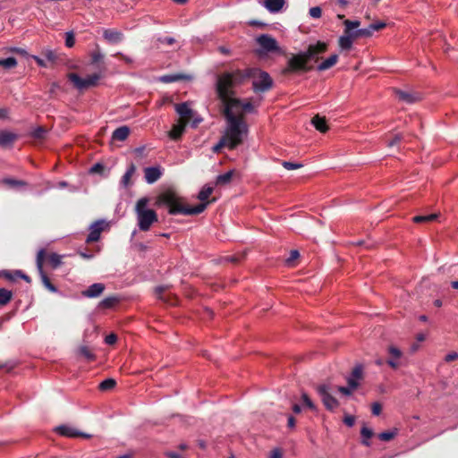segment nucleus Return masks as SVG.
I'll return each mask as SVG.
<instances>
[{"label": "nucleus", "instance_id": "nucleus-1", "mask_svg": "<svg viewBox=\"0 0 458 458\" xmlns=\"http://www.w3.org/2000/svg\"><path fill=\"white\" fill-rule=\"evenodd\" d=\"M213 192V188L204 186L198 194V199L201 201L199 205L189 208L184 206L183 199L174 191L167 190L160 193L157 199V205H165L168 208L171 215H198L202 213L208 207V202H205Z\"/></svg>", "mask_w": 458, "mask_h": 458}, {"label": "nucleus", "instance_id": "nucleus-2", "mask_svg": "<svg viewBox=\"0 0 458 458\" xmlns=\"http://www.w3.org/2000/svg\"><path fill=\"white\" fill-rule=\"evenodd\" d=\"M224 115L226 120V127L223 137L228 142V148L234 149L242 143L244 137L247 136L248 125L244 121V114L242 113L234 114V109L224 110Z\"/></svg>", "mask_w": 458, "mask_h": 458}, {"label": "nucleus", "instance_id": "nucleus-3", "mask_svg": "<svg viewBox=\"0 0 458 458\" xmlns=\"http://www.w3.org/2000/svg\"><path fill=\"white\" fill-rule=\"evenodd\" d=\"M236 70L233 72H225L220 75L216 81V93L224 105V110L227 108L234 109L240 105V100L233 98V88L243 82V80H240L236 75Z\"/></svg>", "mask_w": 458, "mask_h": 458}, {"label": "nucleus", "instance_id": "nucleus-4", "mask_svg": "<svg viewBox=\"0 0 458 458\" xmlns=\"http://www.w3.org/2000/svg\"><path fill=\"white\" fill-rule=\"evenodd\" d=\"M148 203L149 199L148 197H142L137 200L134 208L138 227L142 232H148L151 225L158 220L157 212L148 208Z\"/></svg>", "mask_w": 458, "mask_h": 458}, {"label": "nucleus", "instance_id": "nucleus-5", "mask_svg": "<svg viewBox=\"0 0 458 458\" xmlns=\"http://www.w3.org/2000/svg\"><path fill=\"white\" fill-rule=\"evenodd\" d=\"M236 75L243 81L249 78H253V89L255 91H267L273 86V81L270 75L264 71L256 67L247 68L242 71H238Z\"/></svg>", "mask_w": 458, "mask_h": 458}, {"label": "nucleus", "instance_id": "nucleus-6", "mask_svg": "<svg viewBox=\"0 0 458 458\" xmlns=\"http://www.w3.org/2000/svg\"><path fill=\"white\" fill-rule=\"evenodd\" d=\"M344 24L345 26V29L344 31V35H342L339 38L338 43L339 47L343 50H349L352 46L353 40L356 38V36L352 30L359 28L360 23L359 21L345 20L344 21Z\"/></svg>", "mask_w": 458, "mask_h": 458}, {"label": "nucleus", "instance_id": "nucleus-7", "mask_svg": "<svg viewBox=\"0 0 458 458\" xmlns=\"http://www.w3.org/2000/svg\"><path fill=\"white\" fill-rule=\"evenodd\" d=\"M68 79L76 89L83 90L90 87H94L98 84L100 75L94 73L87 76L86 78L80 77L77 73H70Z\"/></svg>", "mask_w": 458, "mask_h": 458}, {"label": "nucleus", "instance_id": "nucleus-8", "mask_svg": "<svg viewBox=\"0 0 458 458\" xmlns=\"http://www.w3.org/2000/svg\"><path fill=\"white\" fill-rule=\"evenodd\" d=\"M316 390L327 410L334 411L339 406V402L332 395L331 388L328 385H319L316 387Z\"/></svg>", "mask_w": 458, "mask_h": 458}, {"label": "nucleus", "instance_id": "nucleus-9", "mask_svg": "<svg viewBox=\"0 0 458 458\" xmlns=\"http://www.w3.org/2000/svg\"><path fill=\"white\" fill-rule=\"evenodd\" d=\"M309 62L305 52H301L293 55L287 63V67L284 70V73L293 72L299 70H307L306 64Z\"/></svg>", "mask_w": 458, "mask_h": 458}, {"label": "nucleus", "instance_id": "nucleus-10", "mask_svg": "<svg viewBox=\"0 0 458 458\" xmlns=\"http://www.w3.org/2000/svg\"><path fill=\"white\" fill-rule=\"evenodd\" d=\"M257 43L261 48L262 53L279 52L280 47L276 38L267 34H262L257 38Z\"/></svg>", "mask_w": 458, "mask_h": 458}, {"label": "nucleus", "instance_id": "nucleus-11", "mask_svg": "<svg viewBox=\"0 0 458 458\" xmlns=\"http://www.w3.org/2000/svg\"><path fill=\"white\" fill-rule=\"evenodd\" d=\"M45 257H46L45 250H43V249L39 250L38 252V255H37V259H36L37 267L40 274L41 280H42V283L44 284V285L49 291L55 293L57 291L56 287L51 284L49 278L43 271V264L45 261Z\"/></svg>", "mask_w": 458, "mask_h": 458}, {"label": "nucleus", "instance_id": "nucleus-12", "mask_svg": "<svg viewBox=\"0 0 458 458\" xmlns=\"http://www.w3.org/2000/svg\"><path fill=\"white\" fill-rule=\"evenodd\" d=\"M327 50V44L318 41L315 45H310L307 51H305V55H307L309 61L312 59L317 62L319 58V55L325 53Z\"/></svg>", "mask_w": 458, "mask_h": 458}, {"label": "nucleus", "instance_id": "nucleus-13", "mask_svg": "<svg viewBox=\"0 0 458 458\" xmlns=\"http://www.w3.org/2000/svg\"><path fill=\"white\" fill-rule=\"evenodd\" d=\"M387 353L390 358L386 360V363L394 369H396L401 365V358L403 357V352L394 345H390L387 348Z\"/></svg>", "mask_w": 458, "mask_h": 458}, {"label": "nucleus", "instance_id": "nucleus-14", "mask_svg": "<svg viewBox=\"0 0 458 458\" xmlns=\"http://www.w3.org/2000/svg\"><path fill=\"white\" fill-rule=\"evenodd\" d=\"M174 107L176 113L180 116V118L178 119L180 121L189 123L191 118L194 116V111L190 107L189 104L186 102L176 104Z\"/></svg>", "mask_w": 458, "mask_h": 458}, {"label": "nucleus", "instance_id": "nucleus-15", "mask_svg": "<svg viewBox=\"0 0 458 458\" xmlns=\"http://www.w3.org/2000/svg\"><path fill=\"white\" fill-rule=\"evenodd\" d=\"M103 221H96L89 227V233L86 239L87 243L98 242L100 238L101 233L104 230Z\"/></svg>", "mask_w": 458, "mask_h": 458}, {"label": "nucleus", "instance_id": "nucleus-16", "mask_svg": "<svg viewBox=\"0 0 458 458\" xmlns=\"http://www.w3.org/2000/svg\"><path fill=\"white\" fill-rule=\"evenodd\" d=\"M363 368L361 365H357L352 369L351 375L347 377V383L352 389H357L360 386V381L362 379Z\"/></svg>", "mask_w": 458, "mask_h": 458}, {"label": "nucleus", "instance_id": "nucleus-17", "mask_svg": "<svg viewBox=\"0 0 458 458\" xmlns=\"http://www.w3.org/2000/svg\"><path fill=\"white\" fill-rule=\"evenodd\" d=\"M145 180L148 183L152 184L160 179L162 170L159 166H150L144 169Z\"/></svg>", "mask_w": 458, "mask_h": 458}, {"label": "nucleus", "instance_id": "nucleus-18", "mask_svg": "<svg viewBox=\"0 0 458 458\" xmlns=\"http://www.w3.org/2000/svg\"><path fill=\"white\" fill-rule=\"evenodd\" d=\"M103 38L111 44H116L123 40V34L117 30L106 29L103 31Z\"/></svg>", "mask_w": 458, "mask_h": 458}, {"label": "nucleus", "instance_id": "nucleus-19", "mask_svg": "<svg viewBox=\"0 0 458 458\" xmlns=\"http://www.w3.org/2000/svg\"><path fill=\"white\" fill-rule=\"evenodd\" d=\"M104 290V284L96 283L91 284L87 290L83 291L82 295L87 298H96L100 296Z\"/></svg>", "mask_w": 458, "mask_h": 458}, {"label": "nucleus", "instance_id": "nucleus-20", "mask_svg": "<svg viewBox=\"0 0 458 458\" xmlns=\"http://www.w3.org/2000/svg\"><path fill=\"white\" fill-rule=\"evenodd\" d=\"M55 431L59 435L67 437H76L79 436H82L85 437H89L88 435L81 434L79 431H77L75 428H73L70 426H66V425L58 426L57 428H55Z\"/></svg>", "mask_w": 458, "mask_h": 458}, {"label": "nucleus", "instance_id": "nucleus-21", "mask_svg": "<svg viewBox=\"0 0 458 458\" xmlns=\"http://www.w3.org/2000/svg\"><path fill=\"white\" fill-rule=\"evenodd\" d=\"M187 124V123L178 120L169 131V137L174 140H179L184 132Z\"/></svg>", "mask_w": 458, "mask_h": 458}, {"label": "nucleus", "instance_id": "nucleus-22", "mask_svg": "<svg viewBox=\"0 0 458 458\" xmlns=\"http://www.w3.org/2000/svg\"><path fill=\"white\" fill-rule=\"evenodd\" d=\"M17 139V135L11 131H1L0 132V146L2 147H9L11 146L14 140Z\"/></svg>", "mask_w": 458, "mask_h": 458}, {"label": "nucleus", "instance_id": "nucleus-23", "mask_svg": "<svg viewBox=\"0 0 458 458\" xmlns=\"http://www.w3.org/2000/svg\"><path fill=\"white\" fill-rule=\"evenodd\" d=\"M285 1L284 0H265L264 6L270 13H278L284 6Z\"/></svg>", "mask_w": 458, "mask_h": 458}, {"label": "nucleus", "instance_id": "nucleus-24", "mask_svg": "<svg viewBox=\"0 0 458 458\" xmlns=\"http://www.w3.org/2000/svg\"><path fill=\"white\" fill-rule=\"evenodd\" d=\"M130 134V129L128 126H121L114 131L112 139L113 140L123 141Z\"/></svg>", "mask_w": 458, "mask_h": 458}, {"label": "nucleus", "instance_id": "nucleus-25", "mask_svg": "<svg viewBox=\"0 0 458 458\" xmlns=\"http://www.w3.org/2000/svg\"><path fill=\"white\" fill-rule=\"evenodd\" d=\"M338 61V55L336 54L330 55L328 58L325 59L323 62H321L318 67L317 70L319 72L327 71L333 67Z\"/></svg>", "mask_w": 458, "mask_h": 458}, {"label": "nucleus", "instance_id": "nucleus-26", "mask_svg": "<svg viewBox=\"0 0 458 458\" xmlns=\"http://www.w3.org/2000/svg\"><path fill=\"white\" fill-rule=\"evenodd\" d=\"M135 171H136V167H135L134 164H131L129 165V167L127 168L125 174L123 175V177L121 179V184L123 187H128L131 184V179L133 176V174H135Z\"/></svg>", "mask_w": 458, "mask_h": 458}, {"label": "nucleus", "instance_id": "nucleus-27", "mask_svg": "<svg viewBox=\"0 0 458 458\" xmlns=\"http://www.w3.org/2000/svg\"><path fill=\"white\" fill-rule=\"evenodd\" d=\"M312 124L315 128L320 132H326L328 130L327 121L324 117H320L319 115H315L311 120Z\"/></svg>", "mask_w": 458, "mask_h": 458}, {"label": "nucleus", "instance_id": "nucleus-28", "mask_svg": "<svg viewBox=\"0 0 458 458\" xmlns=\"http://www.w3.org/2000/svg\"><path fill=\"white\" fill-rule=\"evenodd\" d=\"M360 435H361L362 445H364L366 446H370L371 443H370L369 439L374 435L373 430L371 428H369L368 427L364 426L361 428Z\"/></svg>", "mask_w": 458, "mask_h": 458}, {"label": "nucleus", "instance_id": "nucleus-29", "mask_svg": "<svg viewBox=\"0 0 458 458\" xmlns=\"http://www.w3.org/2000/svg\"><path fill=\"white\" fill-rule=\"evenodd\" d=\"M62 255L51 253L47 257V261L53 269L57 268L62 264Z\"/></svg>", "mask_w": 458, "mask_h": 458}, {"label": "nucleus", "instance_id": "nucleus-30", "mask_svg": "<svg viewBox=\"0 0 458 458\" xmlns=\"http://www.w3.org/2000/svg\"><path fill=\"white\" fill-rule=\"evenodd\" d=\"M233 170L228 171L223 174H219L216 177V183L217 185H225V184L229 183L233 178Z\"/></svg>", "mask_w": 458, "mask_h": 458}, {"label": "nucleus", "instance_id": "nucleus-31", "mask_svg": "<svg viewBox=\"0 0 458 458\" xmlns=\"http://www.w3.org/2000/svg\"><path fill=\"white\" fill-rule=\"evenodd\" d=\"M438 215L437 214H430V215H426V216H415L413 218H412V221L414 223H429V222H432L434 220H436L437 218Z\"/></svg>", "mask_w": 458, "mask_h": 458}, {"label": "nucleus", "instance_id": "nucleus-32", "mask_svg": "<svg viewBox=\"0 0 458 458\" xmlns=\"http://www.w3.org/2000/svg\"><path fill=\"white\" fill-rule=\"evenodd\" d=\"M396 95L399 98V99H401L406 103H413L418 99L412 94L403 91V90H397Z\"/></svg>", "mask_w": 458, "mask_h": 458}, {"label": "nucleus", "instance_id": "nucleus-33", "mask_svg": "<svg viewBox=\"0 0 458 458\" xmlns=\"http://www.w3.org/2000/svg\"><path fill=\"white\" fill-rule=\"evenodd\" d=\"M13 293L11 291L4 288L0 289V306L6 305L12 299Z\"/></svg>", "mask_w": 458, "mask_h": 458}, {"label": "nucleus", "instance_id": "nucleus-34", "mask_svg": "<svg viewBox=\"0 0 458 458\" xmlns=\"http://www.w3.org/2000/svg\"><path fill=\"white\" fill-rule=\"evenodd\" d=\"M118 298L115 296H109L101 301L99 306L102 308L109 309L118 302Z\"/></svg>", "mask_w": 458, "mask_h": 458}, {"label": "nucleus", "instance_id": "nucleus-35", "mask_svg": "<svg viewBox=\"0 0 458 458\" xmlns=\"http://www.w3.org/2000/svg\"><path fill=\"white\" fill-rule=\"evenodd\" d=\"M398 434V429L397 428H394L392 430H389V431H385V432H382L380 434H378V438L382 441H390L392 440L393 438H394V437Z\"/></svg>", "mask_w": 458, "mask_h": 458}, {"label": "nucleus", "instance_id": "nucleus-36", "mask_svg": "<svg viewBox=\"0 0 458 458\" xmlns=\"http://www.w3.org/2000/svg\"><path fill=\"white\" fill-rule=\"evenodd\" d=\"M116 385V382L114 379L113 378H107V379H105L103 380L100 384H99V389L101 391H107V390H111L113 389Z\"/></svg>", "mask_w": 458, "mask_h": 458}, {"label": "nucleus", "instance_id": "nucleus-37", "mask_svg": "<svg viewBox=\"0 0 458 458\" xmlns=\"http://www.w3.org/2000/svg\"><path fill=\"white\" fill-rule=\"evenodd\" d=\"M79 353L82 355L87 360H94L96 359L95 354L87 347L81 346L79 349Z\"/></svg>", "mask_w": 458, "mask_h": 458}, {"label": "nucleus", "instance_id": "nucleus-38", "mask_svg": "<svg viewBox=\"0 0 458 458\" xmlns=\"http://www.w3.org/2000/svg\"><path fill=\"white\" fill-rule=\"evenodd\" d=\"M183 78H184V76L182 74L164 75V76L160 77V81H162L164 83H171V82L180 81Z\"/></svg>", "mask_w": 458, "mask_h": 458}, {"label": "nucleus", "instance_id": "nucleus-39", "mask_svg": "<svg viewBox=\"0 0 458 458\" xmlns=\"http://www.w3.org/2000/svg\"><path fill=\"white\" fill-rule=\"evenodd\" d=\"M165 291V286H157L155 289V292H156V294H157V298H159L160 300H162L165 302H167V303H169L171 305L175 304V301H170L166 296L163 295Z\"/></svg>", "mask_w": 458, "mask_h": 458}, {"label": "nucleus", "instance_id": "nucleus-40", "mask_svg": "<svg viewBox=\"0 0 458 458\" xmlns=\"http://www.w3.org/2000/svg\"><path fill=\"white\" fill-rule=\"evenodd\" d=\"M17 65V61L14 57H8L5 59H0V66L10 69Z\"/></svg>", "mask_w": 458, "mask_h": 458}, {"label": "nucleus", "instance_id": "nucleus-41", "mask_svg": "<svg viewBox=\"0 0 458 458\" xmlns=\"http://www.w3.org/2000/svg\"><path fill=\"white\" fill-rule=\"evenodd\" d=\"M353 32H354L356 38H359V37H369L373 33L370 25L368 28L360 29V30H355Z\"/></svg>", "mask_w": 458, "mask_h": 458}, {"label": "nucleus", "instance_id": "nucleus-42", "mask_svg": "<svg viewBox=\"0 0 458 458\" xmlns=\"http://www.w3.org/2000/svg\"><path fill=\"white\" fill-rule=\"evenodd\" d=\"M75 44V36L72 31L65 33V46L69 48L72 47Z\"/></svg>", "mask_w": 458, "mask_h": 458}, {"label": "nucleus", "instance_id": "nucleus-43", "mask_svg": "<svg viewBox=\"0 0 458 458\" xmlns=\"http://www.w3.org/2000/svg\"><path fill=\"white\" fill-rule=\"evenodd\" d=\"M301 400L307 408H309L312 411H315L317 409L316 405L314 404V403L311 401V399L308 396V394L306 393H302Z\"/></svg>", "mask_w": 458, "mask_h": 458}, {"label": "nucleus", "instance_id": "nucleus-44", "mask_svg": "<svg viewBox=\"0 0 458 458\" xmlns=\"http://www.w3.org/2000/svg\"><path fill=\"white\" fill-rule=\"evenodd\" d=\"M46 130L43 127H37L31 131V135L35 139H42L46 134Z\"/></svg>", "mask_w": 458, "mask_h": 458}, {"label": "nucleus", "instance_id": "nucleus-45", "mask_svg": "<svg viewBox=\"0 0 458 458\" xmlns=\"http://www.w3.org/2000/svg\"><path fill=\"white\" fill-rule=\"evenodd\" d=\"M239 107H242V109L246 112H250L253 110V106L250 102H244V103L240 102V105L234 108V114H239L238 113Z\"/></svg>", "mask_w": 458, "mask_h": 458}, {"label": "nucleus", "instance_id": "nucleus-46", "mask_svg": "<svg viewBox=\"0 0 458 458\" xmlns=\"http://www.w3.org/2000/svg\"><path fill=\"white\" fill-rule=\"evenodd\" d=\"M309 13L312 18L318 19L322 15V10L319 6H314L310 9Z\"/></svg>", "mask_w": 458, "mask_h": 458}, {"label": "nucleus", "instance_id": "nucleus-47", "mask_svg": "<svg viewBox=\"0 0 458 458\" xmlns=\"http://www.w3.org/2000/svg\"><path fill=\"white\" fill-rule=\"evenodd\" d=\"M282 165L287 170L298 169L302 166V165L300 163H293V162H289V161H284L282 163Z\"/></svg>", "mask_w": 458, "mask_h": 458}, {"label": "nucleus", "instance_id": "nucleus-48", "mask_svg": "<svg viewBox=\"0 0 458 458\" xmlns=\"http://www.w3.org/2000/svg\"><path fill=\"white\" fill-rule=\"evenodd\" d=\"M157 41L159 44H165L171 46L175 43V38L173 37H159Z\"/></svg>", "mask_w": 458, "mask_h": 458}, {"label": "nucleus", "instance_id": "nucleus-49", "mask_svg": "<svg viewBox=\"0 0 458 458\" xmlns=\"http://www.w3.org/2000/svg\"><path fill=\"white\" fill-rule=\"evenodd\" d=\"M224 147H226L228 148V142L224 139V137H222L220 139V140L218 141L217 144H216L214 147H213V151L214 152H219L220 149Z\"/></svg>", "mask_w": 458, "mask_h": 458}, {"label": "nucleus", "instance_id": "nucleus-50", "mask_svg": "<svg viewBox=\"0 0 458 458\" xmlns=\"http://www.w3.org/2000/svg\"><path fill=\"white\" fill-rule=\"evenodd\" d=\"M337 391L344 395H351L355 389H352L351 386H337Z\"/></svg>", "mask_w": 458, "mask_h": 458}, {"label": "nucleus", "instance_id": "nucleus-51", "mask_svg": "<svg viewBox=\"0 0 458 458\" xmlns=\"http://www.w3.org/2000/svg\"><path fill=\"white\" fill-rule=\"evenodd\" d=\"M4 182L8 184V185H11V186H21V185H24L25 182H22V181H19V180H15V179H11V178H6L4 180Z\"/></svg>", "mask_w": 458, "mask_h": 458}, {"label": "nucleus", "instance_id": "nucleus-52", "mask_svg": "<svg viewBox=\"0 0 458 458\" xmlns=\"http://www.w3.org/2000/svg\"><path fill=\"white\" fill-rule=\"evenodd\" d=\"M371 411L375 416H378L382 411V406L379 403L376 402L371 404Z\"/></svg>", "mask_w": 458, "mask_h": 458}, {"label": "nucleus", "instance_id": "nucleus-53", "mask_svg": "<svg viewBox=\"0 0 458 458\" xmlns=\"http://www.w3.org/2000/svg\"><path fill=\"white\" fill-rule=\"evenodd\" d=\"M104 55L99 52L96 51L91 54V62L92 64H97L103 59Z\"/></svg>", "mask_w": 458, "mask_h": 458}, {"label": "nucleus", "instance_id": "nucleus-54", "mask_svg": "<svg viewBox=\"0 0 458 458\" xmlns=\"http://www.w3.org/2000/svg\"><path fill=\"white\" fill-rule=\"evenodd\" d=\"M202 119L194 112V116L191 118L189 123H191V127L196 128L200 123Z\"/></svg>", "mask_w": 458, "mask_h": 458}, {"label": "nucleus", "instance_id": "nucleus-55", "mask_svg": "<svg viewBox=\"0 0 458 458\" xmlns=\"http://www.w3.org/2000/svg\"><path fill=\"white\" fill-rule=\"evenodd\" d=\"M386 26V24L383 21H377L370 24L372 31H377L384 29Z\"/></svg>", "mask_w": 458, "mask_h": 458}, {"label": "nucleus", "instance_id": "nucleus-56", "mask_svg": "<svg viewBox=\"0 0 458 458\" xmlns=\"http://www.w3.org/2000/svg\"><path fill=\"white\" fill-rule=\"evenodd\" d=\"M458 359V352H451L449 353H447L445 357V361L446 362H451L454 360H457Z\"/></svg>", "mask_w": 458, "mask_h": 458}, {"label": "nucleus", "instance_id": "nucleus-57", "mask_svg": "<svg viewBox=\"0 0 458 458\" xmlns=\"http://www.w3.org/2000/svg\"><path fill=\"white\" fill-rule=\"evenodd\" d=\"M116 341H117V336L114 334H110V335H106L105 338V343L109 345L114 344Z\"/></svg>", "mask_w": 458, "mask_h": 458}, {"label": "nucleus", "instance_id": "nucleus-58", "mask_svg": "<svg viewBox=\"0 0 458 458\" xmlns=\"http://www.w3.org/2000/svg\"><path fill=\"white\" fill-rule=\"evenodd\" d=\"M299 256H300V253L298 250H291L290 256L287 259L286 262L288 264H291L293 260H295L297 258H299Z\"/></svg>", "mask_w": 458, "mask_h": 458}, {"label": "nucleus", "instance_id": "nucleus-59", "mask_svg": "<svg viewBox=\"0 0 458 458\" xmlns=\"http://www.w3.org/2000/svg\"><path fill=\"white\" fill-rule=\"evenodd\" d=\"M344 422L348 426V427H352L355 423V417L354 416H352V415H348V416H345L344 417Z\"/></svg>", "mask_w": 458, "mask_h": 458}, {"label": "nucleus", "instance_id": "nucleus-60", "mask_svg": "<svg viewBox=\"0 0 458 458\" xmlns=\"http://www.w3.org/2000/svg\"><path fill=\"white\" fill-rule=\"evenodd\" d=\"M401 139H402L401 135H399V134L395 135L394 137V139L387 143V146L388 147H393L394 145H395L398 142H400Z\"/></svg>", "mask_w": 458, "mask_h": 458}, {"label": "nucleus", "instance_id": "nucleus-61", "mask_svg": "<svg viewBox=\"0 0 458 458\" xmlns=\"http://www.w3.org/2000/svg\"><path fill=\"white\" fill-rule=\"evenodd\" d=\"M269 458H282L281 451L279 449H274L271 452Z\"/></svg>", "mask_w": 458, "mask_h": 458}, {"label": "nucleus", "instance_id": "nucleus-62", "mask_svg": "<svg viewBox=\"0 0 458 458\" xmlns=\"http://www.w3.org/2000/svg\"><path fill=\"white\" fill-rule=\"evenodd\" d=\"M165 455L168 457V458H182V456L181 454H179L178 453L176 452H166L165 453Z\"/></svg>", "mask_w": 458, "mask_h": 458}, {"label": "nucleus", "instance_id": "nucleus-63", "mask_svg": "<svg viewBox=\"0 0 458 458\" xmlns=\"http://www.w3.org/2000/svg\"><path fill=\"white\" fill-rule=\"evenodd\" d=\"M45 56L50 61H54L55 59V55L52 50H47Z\"/></svg>", "mask_w": 458, "mask_h": 458}, {"label": "nucleus", "instance_id": "nucleus-64", "mask_svg": "<svg viewBox=\"0 0 458 458\" xmlns=\"http://www.w3.org/2000/svg\"><path fill=\"white\" fill-rule=\"evenodd\" d=\"M13 53H16V54H19V55H24V56H27L28 55V53L26 50L22 49V48H18V47H15L12 50Z\"/></svg>", "mask_w": 458, "mask_h": 458}]
</instances>
